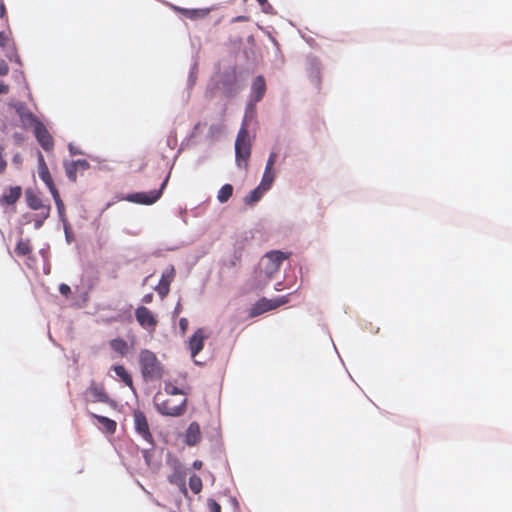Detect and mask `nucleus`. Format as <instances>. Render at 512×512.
Masks as SVG:
<instances>
[{
  "label": "nucleus",
  "mask_w": 512,
  "mask_h": 512,
  "mask_svg": "<svg viewBox=\"0 0 512 512\" xmlns=\"http://www.w3.org/2000/svg\"><path fill=\"white\" fill-rule=\"evenodd\" d=\"M6 56L10 61H15L17 64L22 65L20 57L16 53L14 45H12L11 51H7Z\"/></svg>",
  "instance_id": "c9c22d12"
},
{
  "label": "nucleus",
  "mask_w": 512,
  "mask_h": 512,
  "mask_svg": "<svg viewBox=\"0 0 512 512\" xmlns=\"http://www.w3.org/2000/svg\"><path fill=\"white\" fill-rule=\"evenodd\" d=\"M277 153L276 152H271L268 159H267V162H266V166L265 168L266 169H273V166L277 160Z\"/></svg>",
  "instance_id": "4c0bfd02"
},
{
  "label": "nucleus",
  "mask_w": 512,
  "mask_h": 512,
  "mask_svg": "<svg viewBox=\"0 0 512 512\" xmlns=\"http://www.w3.org/2000/svg\"><path fill=\"white\" fill-rule=\"evenodd\" d=\"M207 338V334L203 328H199L189 339V349L191 357L195 358L196 355L203 349L204 341Z\"/></svg>",
  "instance_id": "f8f14e48"
},
{
  "label": "nucleus",
  "mask_w": 512,
  "mask_h": 512,
  "mask_svg": "<svg viewBox=\"0 0 512 512\" xmlns=\"http://www.w3.org/2000/svg\"><path fill=\"white\" fill-rule=\"evenodd\" d=\"M20 161H21V158H20V156H19V155H15V156L13 157V162H15V163H19Z\"/></svg>",
  "instance_id": "0e129e2a"
},
{
  "label": "nucleus",
  "mask_w": 512,
  "mask_h": 512,
  "mask_svg": "<svg viewBox=\"0 0 512 512\" xmlns=\"http://www.w3.org/2000/svg\"><path fill=\"white\" fill-rule=\"evenodd\" d=\"M35 138L45 151H50L53 148L54 142L51 134L46 129L44 124L40 121L33 127Z\"/></svg>",
  "instance_id": "9d476101"
},
{
  "label": "nucleus",
  "mask_w": 512,
  "mask_h": 512,
  "mask_svg": "<svg viewBox=\"0 0 512 512\" xmlns=\"http://www.w3.org/2000/svg\"><path fill=\"white\" fill-rule=\"evenodd\" d=\"M92 416L98 420L99 424L103 427V430L107 433H114L116 430V422L108 417L92 414Z\"/></svg>",
  "instance_id": "4be33fe9"
},
{
  "label": "nucleus",
  "mask_w": 512,
  "mask_h": 512,
  "mask_svg": "<svg viewBox=\"0 0 512 512\" xmlns=\"http://www.w3.org/2000/svg\"><path fill=\"white\" fill-rule=\"evenodd\" d=\"M30 245L28 241L20 240L15 248V251L18 255L25 256L30 252Z\"/></svg>",
  "instance_id": "72a5a7b5"
},
{
  "label": "nucleus",
  "mask_w": 512,
  "mask_h": 512,
  "mask_svg": "<svg viewBox=\"0 0 512 512\" xmlns=\"http://www.w3.org/2000/svg\"><path fill=\"white\" fill-rule=\"evenodd\" d=\"M182 311V307H181V304L180 302L177 303L174 311H173V315L176 316V315H179Z\"/></svg>",
  "instance_id": "5fc2aeb1"
},
{
  "label": "nucleus",
  "mask_w": 512,
  "mask_h": 512,
  "mask_svg": "<svg viewBox=\"0 0 512 512\" xmlns=\"http://www.w3.org/2000/svg\"><path fill=\"white\" fill-rule=\"evenodd\" d=\"M53 199H54V202H55L56 207H57V212H58V216H59L60 221L62 223L68 222L67 219H66V216H65V206H64L63 201L60 198V195L59 194L54 195Z\"/></svg>",
  "instance_id": "c756f323"
},
{
  "label": "nucleus",
  "mask_w": 512,
  "mask_h": 512,
  "mask_svg": "<svg viewBox=\"0 0 512 512\" xmlns=\"http://www.w3.org/2000/svg\"><path fill=\"white\" fill-rule=\"evenodd\" d=\"M63 226H64V232H65V239H66L67 243L70 244L74 239L73 234L70 231V225L68 222H66V223H63Z\"/></svg>",
  "instance_id": "a19ab883"
},
{
  "label": "nucleus",
  "mask_w": 512,
  "mask_h": 512,
  "mask_svg": "<svg viewBox=\"0 0 512 512\" xmlns=\"http://www.w3.org/2000/svg\"><path fill=\"white\" fill-rule=\"evenodd\" d=\"M187 17L189 18H195L198 16L199 11L198 10H188V9H182L181 10Z\"/></svg>",
  "instance_id": "de8ad7c7"
},
{
  "label": "nucleus",
  "mask_w": 512,
  "mask_h": 512,
  "mask_svg": "<svg viewBox=\"0 0 512 512\" xmlns=\"http://www.w3.org/2000/svg\"><path fill=\"white\" fill-rule=\"evenodd\" d=\"M267 191L264 190V189H261V187L258 185L255 189H253L244 199V202L246 205H254L255 203H257L262 197L263 195L266 193Z\"/></svg>",
  "instance_id": "5701e85b"
},
{
  "label": "nucleus",
  "mask_w": 512,
  "mask_h": 512,
  "mask_svg": "<svg viewBox=\"0 0 512 512\" xmlns=\"http://www.w3.org/2000/svg\"><path fill=\"white\" fill-rule=\"evenodd\" d=\"M22 196V188L21 186H11L6 189L2 196L0 197V205L2 207L12 206L17 203V201Z\"/></svg>",
  "instance_id": "ddd939ff"
},
{
  "label": "nucleus",
  "mask_w": 512,
  "mask_h": 512,
  "mask_svg": "<svg viewBox=\"0 0 512 512\" xmlns=\"http://www.w3.org/2000/svg\"><path fill=\"white\" fill-rule=\"evenodd\" d=\"M307 65H308V73L311 82L316 86L319 87L320 80H321V62L317 57L309 56L307 58Z\"/></svg>",
  "instance_id": "2eb2a0df"
},
{
  "label": "nucleus",
  "mask_w": 512,
  "mask_h": 512,
  "mask_svg": "<svg viewBox=\"0 0 512 512\" xmlns=\"http://www.w3.org/2000/svg\"><path fill=\"white\" fill-rule=\"evenodd\" d=\"M154 404H155L157 411L160 414L165 415V416L177 417V416H181L185 413L186 399L184 398L180 404L172 405L170 400L158 402V399L155 398Z\"/></svg>",
  "instance_id": "423d86ee"
},
{
  "label": "nucleus",
  "mask_w": 512,
  "mask_h": 512,
  "mask_svg": "<svg viewBox=\"0 0 512 512\" xmlns=\"http://www.w3.org/2000/svg\"><path fill=\"white\" fill-rule=\"evenodd\" d=\"M210 512H221V506L215 501L210 499L208 502Z\"/></svg>",
  "instance_id": "37998d69"
},
{
  "label": "nucleus",
  "mask_w": 512,
  "mask_h": 512,
  "mask_svg": "<svg viewBox=\"0 0 512 512\" xmlns=\"http://www.w3.org/2000/svg\"><path fill=\"white\" fill-rule=\"evenodd\" d=\"M71 162L77 167V169L87 170L90 167V164L85 159H78Z\"/></svg>",
  "instance_id": "e433bc0d"
},
{
  "label": "nucleus",
  "mask_w": 512,
  "mask_h": 512,
  "mask_svg": "<svg viewBox=\"0 0 512 512\" xmlns=\"http://www.w3.org/2000/svg\"><path fill=\"white\" fill-rule=\"evenodd\" d=\"M33 214L31 213H26L22 216V223L23 224H28L30 223L32 220H33Z\"/></svg>",
  "instance_id": "3c124183"
},
{
  "label": "nucleus",
  "mask_w": 512,
  "mask_h": 512,
  "mask_svg": "<svg viewBox=\"0 0 512 512\" xmlns=\"http://www.w3.org/2000/svg\"><path fill=\"white\" fill-rule=\"evenodd\" d=\"M68 150L71 155H82L83 154V152L81 150H79L78 148H76L72 143L68 144Z\"/></svg>",
  "instance_id": "49530a36"
},
{
  "label": "nucleus",
  "mask_w": 512,
  "mask_h": 512,
  "mask_svg": "<svg viewBox=\"0 0 512 512\" xmlns=\"http://www.w3.org/2000/svg\"><path fill=\"white\" fill-rule=\"evenodd\" d=\"M259 4H266V0H257Z\"/></svg>",
  "instance_id": "774afa93"
},
{
  "label": "nucleus",
  "mask_w": 512,
  "mask_h": 512,
  "mask_svg": "<svg viewBox=\"0 0 512 512\" xmlns=\"http://www.w3.org/2000/svg\"><path fill=\"white\" fill-rule=\"evenodd\" d=\"M201 440V430L197 422H192L185 432V443L188 446H195Z\"/></svg>",
  "instance_id": "dca6fc26"
},
{
  "label": "nucleus",
  "mask_w": 512,
  "mask_h": 512,
  "mask_svg": "<svg viewBox=\"0 0 512 512\" xmlns=\"http://www.w3.org/2000/svg\"><path fill=\"white\" fill-rule=\"evenodd\" d=\"M235 76L231 73H224L221 78L224 93L227 96H233L236 91L234 89Z\"/></svg>",
  "instance_id": "aec40b11"
},
{
  "label": "nucleus",
  "mask_w": 512,
  "mask_h": 512,
  "mask_svg": "<svg viewBox=\"0 0 512 512\" xmlns=\"http://www.w3.org/2000/svg\"><path fill=\"white\" fill-rule=\"evenodd\" d=\"M274 180H275L274 170L265 168L259 186L261 187V189L269 191L270 188L272 187Z\"/></svg>",
  "instance_id": "b1692460"
},
{
  "label": "nucleus",
  "mask_w": 512,
  "mask_h": 512,
  "mask_svg": "<svg viewBox=\"0 0 512 512\" xmlns=\"http://www.w3.org/2000/svg\"><path fill=\"white\" fill-rule=\"evenodd\" d=\"M174 269L171 268L169 272L163 273L160 279L157 291L160 296H165L169 292V286L173 279Z\"/></svg>",
  "instance_id": "6ab92c4d"
},
{
  "label": "nucleus",
  "mask_w": 512,
  "mask_h": 512,
  "mask_svg": "<svg viewBox=\"0 0 512 512\" xmlns=\"http://www.w3.org/2000/svg\"><path fill=\"white\" fill-rule=\"evenodd\" d=\"M165 391L167 394H170V395H178V394L183 393L178 387H176L172 384H166Z\"/></svg>",
  "instance_id": "ea45409f"
},
{
  "label": "nucleus",
  "mask_w": 512,
  "mask_h": 512,
  "mask_svg": "<svg viewBox=\"0 0 512 512\" xmlns=\"http://www.w3.org/2000/svg\"><path fill=\"white\" fill-rule=\"evenodd\" d=\"M197 73H198V61L195 59L190 68V72H189L188 79H187L188 90L192 89V87L195 85L196 79H197Z\"/></svg>",
  "instance_id": "c85d7f7f"
},
{
  "label": "nucleus",
  "mask_w": 512,
  "mask_h": 512,
  "mask_svg": "<svg viewBox=\"0 0 512 512\" xmlns=\"http://www.w3.org/2000/svg\"><path fill=\"white\" fill-rule=\"evenodd\" d=\"M8 91H9V86L4 83H0V95L6 94Z\"/></svg>",
  "instance_id": "864d4df0"
},
{
  "label": "nucleus",
  "mask_w": 512,
  "mask_h": 512,
  "mask_svg": "<svg viewBox=\"0 0 512 512\" xmlns=\"http://www.w3.org/2000/svg\"><path fill=\"white\" fill-rule=\"evenodd\" d=\"M135 317L139 325L144 329L154 330L157 325V320L152 312L145 306H139L135 310Z\"/></svg>",
  "instance_id": "1a4fd4ad"
},
{
  "label": "nucleus",
  "mask_w": 512,
  "mask_h": 512,
  "mask_svg": "<svg viewBox=\"0 0 512 512\" xmlns=\"http://www.w3.org/2000/svg\"><path fill=\"white\" fill-rule=\"evenodd\" d=\"M153 446L151 445V448L149 449H143L142 450V456L145 460V463L147 464V466L149 467H152L153 466V463H152V453H151V450H152Z\"/></svg>",
  "instance_id": "f704fd0d"
},
{
  "label": "nucleus",
  "mask_w": 512,
  "mask_h": 512,
  "mask_svg": "<svg viewBox=\"0 0 512 512\" xmlns=\"http://www.w3.org/2000/svg\"><path fill=\"white\" fill-rule=\"evenodd\" d=\"M134 427L135 431L150 445L154 446L152 434L149 429L148 421L142 411H134Z\"/></svg>",
  "instance_id": "0eeeda50"
},
{
  "label": "nucleus",
  "mask_w": 512,
  "mask_h": 512,
  "mask_svg": "<svg viewBox=\"0 0 512 512\" xmlns=\"http://www.w3.org/2000/svg\"><path fill=\"white\" fill-rule=\"evenodd\" d=\"M152 298H153V295H152V294H147V295H145V296L143 297L142 301H143L144 303H150V302H151V300H152Z\"/></svg>",
  "instance_id": "052dcab7"
},
{
  "label": "nucleus",
  "mask_w": 512,
  "mask_h": 512,
  "mask_svg": "<svg viewBox=\"0 0 512 512\" xmlns=\"http://www.w3.org/2000/svg\"><path fill=\"white\" fill-rule=\"evenodd\" d=\"M110 347L120 353L121 355H125L128 351V345L125 340L121 338H116L110 341Z\"/></svg>",
  "instance_id": "cd10ccee"
},
{
  "label": "nucleus",
  "mask_w": 512,
  "mask_h": 512,
  "mask_svg": "<svg viewBox=\"0 0 512 512\" xmlns=\"http://www.w3.org/2000/svg\"><path fill=\"white\" fill-rule=\"evenodd\" d=\"M86 397L91 402H101L110 405H114V401L110 399L107 393L104 391L103 386L98 385L94 381L91 382L90 386L86 390Z\"/></svg>",
  "instance_id": "6e6552de"
},
{
  "label": "nucleus",
  "mask_w": 512,
  "mask_h": 512,
  "mask_svg": "<svg viewBox=\"0 0 512 512\" xmlns=\"http://www.w3.org/2000/svg\"><path fill=\"white\" fill-rule=\"evenodd\" d=\"M190 489L194 494H198L202 489V481L197 475H192L189 479Z\"/></svg>",
  "instance_id": "2f4dec72"
},
{
  "label": "nucleus",
  "mask_w": 512,
  "mask_h": 512,
  "mask_svg": "<svg viewBox=\"0 0 512 512\" xmlns=\"http://www.w3.org/2000/svg\"><path fill=\"white\" fill-rule=\"evenodd\" d=\"M262 6V10L265 13H272L273 7L266 0V4H260Z\"/></svg>",
  "instance_id": "603ef678"
},
{
  "label": "nucleus",
  "mask_w": 512,
  "mask_h": 512,
  "mask_svg": "<svg viewBox=\"0 0 512 512\" xmlns=\"http://www.w3.org/2000/svg\"><path fill=\"white\" fill-rule=\"evenodd\" d=\"M8 65L4 60H0V76L6 75L8 73Z\"/></svg>",
  "instance_id": "09e8293b"
},
{
  "label": "nucleus",
  "mask_w": 512,
  "mask_h": 512,
  "mask_svg": "<svg viewBox=\"0 0 512 512\" xmlns=\"http://www.w3.org/2000/svg\"><path fill=\"white\" fill-rule=\"evenodd\" d=\"M40 253H41V255H42L43 257H45V253H46V251H45L44 249H41V250H40Z\"/></svg>",
  "instance_id": "338daca9"
},
{
  "label": "nucleus",
  "mask_w": 512,
  "mask_h": 512,
  "mask_svg": "<svg viewBox=\"0 0 512 512\" xmlns=\"http://www.w3.org/2000/svg\"><path fill=\"white\" fill-rule=\"evenodd\" d=\"M256 102H252V101H249L248 100V103H247V106H246V110H245V115H244V120H243V125L242 127H245V123L249 120H252L255 115H256V109H255V106H256Z\"/></svg>",
  "instance_id": "7c9ffc66"
},
{
  "label": "nucleus",
  "mask_w": 512,
  "mask_h": 512,
  "mask_svg": "<svg viewBox=\"0 0 512 512\" xmlns=\"http://www.w3.org/2000/svg\"><path fill=\"white\" fill-rule=\"evenodd\" d=\"M170 174L166 176L164 181L162 182L159 189L150 190L148 192H135L128 194L125 199L129 202L136 203V204H143V205H151L155 203L163 194V190L165 189L168 180H169Z\"/></svg>",
  "instance_id": "20e7f679"
},
{
  "label": "nucleus",
  "mask_w": 512,
  "mask_h": 512,
  "mask_svg": "<svg viewBox=\"0 0 512 512\" xmlns=\"http://www.w3.org/2000/svg\"><path fill=\"white\" fill-rule=\"evenodd\" d=\"M139 363L141 372L146 380H154L161 378L162 366L156 355L147 349L140 352Z\"/></svg>",
  "instance_id": "f03ea898"
},
{
  "label": "nucleus",
  "mask_w": 512,
  "mask_h": 512,
  "mask_svg": "<svg viewBox=\"0 0 512 512\" xmlns=\"http://www.w3.org/2000/svg\"><path fill=\"white\" fill-rule=\"evenodd\" d=\"M251 154V143L249 133L246 127H241L235 141V156L238 167H242V162L246 165Z\"/></svg>",
  "instance_id": "7ed1b4c3"
},
{
  "label": "nucleus",
  "mask_w": 512,
  "mask_h": 512,
  "mask_svg": "<svg viewBox=\"0 0 512 512\" xmlns=\"http://www.w3.org/2000/svg\"><path fill=\"white\" fill-rule=\"evenodd\" d=\"M185 215H186V210H185V209L180 208V209H179V217H181V218H182V220H183V222H184V223H187L186 218H185Z\"/></svg>",
  "instance_id": "bf43d9fd"
},
{
  "label": "nucleus",
  "mask_w": 512,
  "mask_h": 512,
  "mask_svg": "<svg viewBox=\"0 0 512 512\" xmlns=\"http://www.w3.org/2000/svg\"><path fill=\"white\" fill-rule=\"evenodd\" d=\"M6 16V9L3 3H0V18H4Z\"/></svg>",
  "instance_id": "13d9d810"
},
{
  "label": "nucleus",
  "mask_w": 512,
  "mask_h": 512,
  "mask_svg": "<svg viewBox=\"0 0 512 512\" xmlns=\"http://www.w3.org/2000/svg\"><path fill=\"white\" fill-rule=\"evenodd\" d=\"M233 186L231 184H224L217 194V200L220 203H226L233 194Z\"/></svg>",
  "instance_id": "bb28decb"
},
{
  "label": "nucleus",
  "mask_w": 512,
  "mask_h": 512,
  "mask_svg": "<svg viewBox=\"0 0 512 512\" xmlns=\"http://www.w3.org/2000/svg\"><path fill=\"white\" fill-rule=\"evenodd\" d=\"M38 174L43 182H47V180H50L52 178L49 169L45 163L44 157L40 152L38 154Z\"/></svg>",
  "instance_id": "393cba45"
},
{
  "label": "nucleus",
  "mask_w": 512,
  "mask_h": 512,
  "mask_svg": "<svg viewBox=\"0 0 512 512\" xmlns=\"http://www.w3.org/2000/svg\"><path fill=\"white\" fill-rule=\"evenodd\" d=\"M25 198L28 207L32 210H43L47 206L42 203V200L33 192L32 189L25 191Z\"/></svg>",
  "instance_id": "a211bd4d"
},
{
  "label": "nucleus",
  "mask_w": 512,
  "mask_h": 512,
  "mask_svg": "<svg viewBox=\"0 0 512 512\" xmlns=\"http://www.w3.org/2000/svg\"><path fill=\"white\" fill-rule=\"evenodd\" d=\"M175 143H176V138L174 136L170 135L167 139L168 146L172 147V145Z\"/></svg>",
  "instance_id": "4d7b16f0"
},
{
  "label": "nucleus",
  "mask_w": 512,
  "mask_h": 512,
  "mask_svg": "<svg viewBox=\"0 0 512 512\" xmlns=\"http://www.w3.org/2000/svg\"><path fill=\"white\" fill-rule=\"evenodd\" d=\"M167 464L173 469V473L168 476L169 482L186 491L185 469L183 465L171 453H167Z\"/></svg>",
  "instance_id": "39448f33"
},
{
  "label": "nucleus",
  "mask_w": 512,
  "mask_h": 512,
  "mask_svg": "<svg viewBox=\"0 0 512 512\" xmlns=\"http://www.w3.org/2000/svg\"><path fill=\"white\" fill-rule=\"evenodd\" d=\"M115 374L127 385L129 386L133 391V380L131 375L126 371L125 367L122 365H113L111 368Z\"/></svg>",
  "instance_id": "412c9836"
},
{
  "label": "nucleus",
  "mask_w": 512,
  "mask_h": 512,
  "mask_svg": "<svg viewBox=\"0 0 512 512\" xmlns=\"http://www.w3.org/2000/svg\"><path fill=\"white\" fill-rule=\"evenodd\" d=\"M47 186V188L49 189L52 197L54 198V195L56 194H59L57 188L55 187L54 185V182H53V179L51 178L50 180H47V182H44Z\"/></svg>",
  "instance_id": "79ce46f5"
},
{
  "label": "nucleus",
  "mask_w": 512,
  "mask_h": 512,
  "mask_svg": "<svg viewBox=\"0 0 512 512\" xmlns=\"http://www.w3.org/2000/svg\"><path fill=\"white\" fill-rule=\"evenodd\" d=\"M266 92V82L263 76H257L251 85L249 101L258 103Z\"/></svg>",
  "instance_id": "4468645a"
},
{
  "label": "nucleus",
  "mask_w": 512,
  "mask_h": 512,
  "mask_svg": "<svg viewBox=\"0 0 512 512\" xmlns=\"http://www.w3.org/2000/svg\"><path fill=\"white\" fill-rule=\"evenodd\" d=\"M209 130H210V133L213 134L214 132L218 131L219 128L215 125H211Z\"/></svg>",
  "instance_id": "e2e57ef3"
},
{
  "label": "nucleus",
  "mask_w": 512,
  "mask_h": 512,
  "mask_svg": "<svg viewBox=\"0 0 512 512\" xmlns=\"http://www.w3.org/2000/svg\"><path fill=\"white\" fill-rule=\"evenodd\" d=\"M59 292L63 295V296H69V294L71 293V288L69 285L65 284V283H62L59 285Z\"/></svg>",
  "instance_id": "c03bdc74"
},
{
  "label": "nucleus",
  "mask_w": 512,
  "mask_h": 512,
  "mask_svg": "<svg viewBox=\"0 0 512 512\" xmlns=\"http://www.w3.org/2000/svg\"><path fill=\"white\" fill-rule=\"evenodd\" d=\"M15 111L25 127H34L40 120L27 108L25 103L14 104Z\"/></svg>",
  "instance_id": "9b49d317"
},
{
  "label": "nucleus",
  "mask_w": 512,
  "mask_h": 512,
  "mask_svg": "<svg viewBox=\"0 0 512 512\" xmlns=\"http://www.w3.org/2000/svg\"><path fill=\"white\" fill-rule=\"evenodd\" d=\"M8 42L9 36L4 31H0V47L5 48Z\"/></svg>",
  "instance_id": "a18cd8bd"
},
{
  "label": "nucleus",
  "mask_w": 512,
  "mask_h": 512,
  "mask_svg": "<svg viewBox=\"0 0 512 512\" xmlns=\"http://www.w3.org/2000/svg\"><path fill=\"white\" fill-rule=\"evenodd\" d=\"M288 255L281 251H270L259 261L254 271V285L263 289L279 273L280 267Z\"/></svg>",
  "instance_id": "f257e3e1"
},
{
  "label": "nucleus",
  "mask_w": 512,
  "mask_h": 512,
  "mask_svg": "<svg viewBox=\"0 0 512 512\" xmlns=\"http://www.w3.org/2000/svg\"><path fill=\"white\" fill-rule=\"evenodd\" d=\"M279 306H280V303H273L272 300L262 298L253 305V307L251 308L250 315L258 316V315H261L262 313H265L267 311L275 309Z\"/></svg>",
  "instance_id": "f3484780"
},
{
  "label": "nucleus",
  "mask_w": 512,
  "mask_h": 512,
  "mask_svg": "<svg viewBox=\"0 0 512 512\" xmlns=\"http://www.w3.org/2000/svg\"><path fill=\"white\" fill-rule=\"evenodd\" d=\"M193 466L196 468V469H200L201 466H202V462L199 461V460H196L193 464Z\"/></svg>",
  "instance_id": "680f3d73"
},
{
  "label": "nucleus",
  "mask_w": 512,
  "mask_h": 512,
  "mask_svg": "<svg viewBox=\"0 0 512 512\" xmlns=\"http://www.w3.org/2000/svg\"><path fill=\"white\" fill-rule=\"evenodd\" d=\"M179 327H180L182 333H185L188 328V320L186 318H181L179 320Z\"/></svg>",
  "instance_id": "8fccbe9b"
},
{
  "label": "nucleus",
  "mask_w": 512,
  "mask_h": 512,
  "mask_svg": "<svg viewBox=\"0 0 512 512\" xmlns=\"http://www.w3.org/2000/svg\"><path fill=\"white\" fill-rule=\"evenodd\" d=\"M281 284H282V283H281L280 281H279V282H277V283L275 284V287H274V288H275V290H277V291L281 290V288H280Z\"/></svg>",
  "instance_id": "69168bd1"
},
{
  "label": "nucleus",
  "mask_w": 512,
  "mask_h": 512,
  "mask_svg": "<svg viewBox=\"0 0 512 512\" xmlns=\"http://www.w3.org/2000/svg\"><path fill=\"white\" fill-rule=\"evenodd\" d=\"M50 206H47L39 213L33 215L34 228L36 230L40 229L44 223V221L50 216Z\"/></svg>",
  "instance_id": "a878e982"
},
{
  "label": "nucleus",
  "mask_w": 512,
  "mask_h": 512,
  "mask_svg": "<svg viewBox=\"0 0 512 512\" xmlns=\"http://www.w3.org/2000/svg\"><path fill=\"white\" fill-rule=\"evenodd\" d=\"M7 168V161L4 158V148L0 146V175L5 172Z\"/></svg>",
  "instance_id": "58836bf2"
},
{
  "label": "nucleus",
  "mask_w": 512,
  "mask_h": 512,
  "mask_svg": "<svg viewBox=\"0 0 512 512\" xmlns=\"http://www.w3.org/2000/svg\"><path fill=\"white\" fill-rule=\"evenodd\" d=\"M65 165V172H66V176L68 177V179L70 181H73L75 182L76 181V172H77V167L74 166V164H72V162H65L64 163Z\"/></svg>",
  "instance_id": "473e14b6"
},
{
  "label": "nucleus",
  "mask_w": 512,
  "mask_h": 512,
  "mask_svg": "<svg viewBox=\"0 0 512 512\" xmlns=\"http://www.w3.org/2000/svg\"><path fill=\"white\" fill-rule=\"evenodd\" d=\"M287 302V299L285 296L277 298L273 303H280V306L285 304Z\"/></svg>",
  "instance_id": "6e6d98bb"
}]
</instances>
